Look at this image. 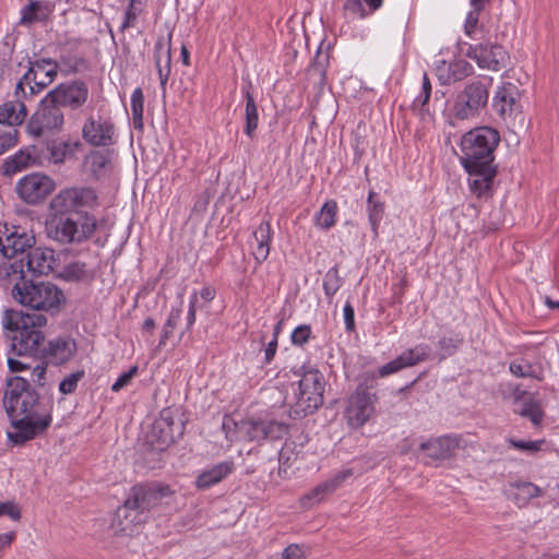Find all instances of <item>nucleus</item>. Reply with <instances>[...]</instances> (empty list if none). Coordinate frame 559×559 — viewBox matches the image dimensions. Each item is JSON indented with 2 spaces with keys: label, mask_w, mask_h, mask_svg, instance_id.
Segmentation results:
<instances>
[{
  "label": "nucleus",
  "mask_w": 559,
  "mask_h": 559,
  "mask_svg": "<svg viewBox=\"0 0 559 559\" xmlns=\"http://www.w3.org/2000/svg\"><path fill=\"white\" fill-rule=\"evenodd\" d=\"M13 298L23 307L38 313L5 312V328L12 332V349L17 354H32L44 342L40 328L47 324V313L53 314L66 304L62 289L48 281L16 282L12 288Z\"/></svg>",
  "instance_id": "nucleus-1"
},
{
  "label": "nucleus",
  "mask_w": 559,
  "mask_h": 559,
  "mask_svg": "<svg viewBox=\"0 0 559 559\" xmlns=\"http://www.w3.org/2000/svg\"><path fill=\"white\" fill-rule=\"evenodd\" d=\"M3 405L12 423L8 437L16 444L33 439L51 423L50 403L40 401L38 394L29 389L28 381L22 377L9 380Z\"/></svg>",
  "instance_id": "nucleus-2"
},
{
  "label": "nucleus",
  "mask_w": 559,
  "mask_h": 559,
  "mask_svg": "<svg viewBox=\"0 0 559 559\" xmlns=\"http://www.w3.org/2000/svg\"><path fill=\"white\" fill-rule=\"evenodd\" d=\"M499 134L491 128H477L465 133L461 141L460 156L465 169L493 166V150L499 143Z\"/></svg>",
  "instance_id": "nucleus-3"
},
{
  "label": "nucleus",
  "mask_w": 559,
  "mask_h": 559,
  "mask_svg": "<svg viewBox=\"0 0 559 559\" xmlns=\"http://www.w3.org/2000/svg\"><path fill=\"white\" fill-rule=\"evenodd\" d=\"M96 229V221L87 213H73L64 217H47V237L60 245L80 243Z\"/></svg>",
  "instance_id": "nucleus-4"
},
{
  "label": "nucleus",
  "mask_w": 559,
  "mask_h": 559,
  "mask_svg": "<svg viewBox=\"0 0 559 559\" xmlns=\"http://www.w3.org/2000/svg\"><path fill=\"white\" fill-rule=\"evenodd\" d=\"M324 378L318 370L306 371L299 380L296 402L290 406L293 418L312 414L323 404Z\"/></svg>",
  "instance_id": "nucleus-5"
},
{
  "label": "nucleus",
  "mask_w": 559,
  "mask_h": 559,
  "mask_svg": "<svg viewBox=\"0 0 559 559\" xmlns=\"http://www.w3.org/2000/svg\"><path fill=\"white\" fill-rule=\"evenodd\" d=\"M96 200V192L91 188L63 189L50 200L48 217H64L73 213H84L80 209L94 205Z\"/></svg>",
  "instance_id": "nucleus-6"
},
{
  "label": "nucleus",
  "mask_w": 559,
  "mask_h": 559,
  "mask_svg": "<svg viewBox=\"0 0 559 559\" xmlns=\"http://www.w3.org/2000/svg\"><path fill=\"white\" fill-rule=\"evenodd\" d=\"M489 98L488 86L479 81L468 83L457 93L452 112L459 120H471L479 116Z\"/></svg>",
  "instance_id": "nucleus-7"
},
{
  "label": "nucleus",
  "mask_w": 559,
  "mask_h": 559,
  "mask_svg": "<svg viewBox=\"0 0 559 559\" xmlns=\"http://www.w3.org/2000/svg\"><path fill=\"white\" fill-rule=\"evenodd\" d=\"M64 124L62 110L50 102L47 96L41 100L39 108L27 122V133L35 138H47L59 133Z\"/></svg>",
  "instance_id": "nucleus-8"
},
{
  "label": "nucleus",
  "mask_w": 559,
  "mask_h": 559,
  "mask_svg": "<svg viewBox=\"0 0 559 559\" xmlns=\"http://www.w3.org/2000/svg\"><path fill=\"white\" fill-rule=\"evenodd\" d=\"M58 73V63L51 59H40L32 63L28 71L17 82L15 95L17 97L26 96L25 85L29 86V94L39 93L43 88L51 84Z\"/></svg>",
  "instance_id": "nucleus-9"
},
{
  "label": "nucleus",
  "mask_w": 559,
  "mask_h": 559,
  "mask_svg": "<svg viewBox=\"0 0 559 559\" xmlns=\"http://www.w3.org/2000/svg\"><path fill=\"white\" fill-rule=\"evenodd\" d=\"M377 397L364 385H358L349 395L345 408V419L353 429L361 428L374 414Z\"/></svg>",
  "instance_id": "nucleus-10"
},
{
  "label": "nucleus",
  "mask_w": 559,
  "mask_h": 559,
  "mask_svg": "<svg viewBox=\"0 0 559 559\" xmlns=\"http://www.w3.org/2000/svg\"><path fill=\"white\" fill-rule=\"evenodd\" d=\"M82 139L91 146H111L117 142L116 127L109 118L91 114L83 122Z\"/></svg>",
  "instance_id": "nucleus-11"
},
{
  "label": "nucleus",
  "mask_w": 559,
  "mask_h": 559,
  "mask_svg": "<svg viewBox=\"0 0 559 559\" xmlns=\"http://www.w3.org/2000/svg\"><path fill=\"white\" fill-rule=\"evenodd\" d=\"M88 86L83 81H70L60 83L53 90L48 92L47 102L70 109H79L85 105L88 99Z\"/></svg>",
  "instance_id": "nucleus-12"
},
{
  "label": "nucleus",
  "mask_w": 559,
  "mask_h": 559,
  "mask_svg": "<svg viewBox=\"0 0 559 559\" xmlns=\"http://www.w3.org/2000/svg\"><path fill=\"white\" fill-rule=\"evenodd\" d=\"M182 433L183 424L178 417V412L166 408L153 424L151 442L156 443V447L162 450L174 443Z\"/></svg>",
  "instance_id": "nucleus-13"
},
{
  "label": "nucleus",
  "mask_w": 559,
  "mask_h": 559,
  "mask_svg": "<svg viewBox=\"0 0 559 559\" xmlns=\"http://www.w3.org/2000/svg\"><path fill=\"white\" fill-rule=\"evenodd\" d=\"M55 189L53 180L44 174L34 173L23 177L16 185L19 195L29 204L44 200Z\"/></svg>",
  "instance_id": "nucleus-14"
},
{
  "label": "nucleus",
  "mask_w": 559,
  "mask_h": 559,
  "mask_svg": "<svg viewBox=\"0 0 559 559\" xmlns=\"http://www.w3.org/2000/svg\"><path fill=\"white\" fill-rule=\"evenodd\" d=\"M171 491L168 486L159 485H139L134 486L127 500L142 515H145L152 508L158 506L162 500L170 496Z\"/></svg>",
  "instance_id": "nucleus-15"
},
{
  "label": "nucleus",
  "mask_w": 559,
  "mask_h": 559,
  "mask_svg": "<svg viewBox=\"0 0 559 559\" xmlns=\"http://www.w3.org/2000/svg\"><path fill=\"white\" fill-rule=\"evenodd\" d=\"M467 56L475 60L479 68L491 71H499L507 67L509 61L507 51L499 45L479 44L471 46Z\"/></svg>",
  "instance_id": "nucleus-16"
},
{
  "label": "nucleus",
  "mask_w": 559,
  "mask_h": 559,
  "mask_svg": "<svg viewBox=\"0 0 559 559\" xmlns=\"http://www.w3.org/2000/svg\"><path fill=\"white\" fill-rule=\"evenodd\" d=\"M145 518L126 500L123 506L117 509L111 520L110 530L114 535L131 536L140 530Z\"/></svg>",
  "instance_id": "nucleus-17"
},
{
  "label": "nucleus",
  "mask_w": 559,
  "mask_h": 559,
  "mask_svg": "<svg viewBox=\"0 0 559 559\" xmlns=\"http://www.w3.org/2000/svg\"><path fill=\"white\" fill-rule=\"evenodd\" d=\"M34 243V236L25 231L15 230L4 236L0 235V254L9 258L25 257Z\"/></svg>",
  "instance_id": "nucleus-18"
},
{
  "label": "nucleus",
  "mask_w": 559,
  "mask_h": 559,
  "mask_svg": "<svg viewBox=\"0 0 559 559\" xmlns=\"http://www.w3.org/2000/svg\"><path fill=\"white\" fill-rule=\"evenodd\" d=\"M41 344L43 342L38 345L37 350L31 355H37L40 353L49 362L53 365H61L67 362L70 360L76 349L75 342L69 337H59L52 340L48 343V346L43 349H40ZM23 355L24 354L21 356Z\"/></svg>",
  "instance_id": "nucleus-19"
},
{
  "label": "nucleus",
  "mask_w": 559,
  "mask_h": 559,
  "mask_svg": "<svg viewBox=\"0 0 559 559\" xmlns=\"http://www.w3.org/2000/svg\"><path fill=\"white\" fill-rule=\"evenodd\" d=\"M230 425L235 426L233 433L226 432V437L230 441H261L264 440L263 420H241L234 423L226 418L223 421V429H229Z\"/></svg>",
  "instance_id": "nucleus-20"
},
{
  "label": "nucleus",
  "mask_w": 559,
  "mask_h": 559,
  "mask_svg": "<svg viewBox=\"0 0 559 559\" xmlns=\"http://www.w3.org/2000/svg\"><path fill=\"white\" fill-rule=\"evenodd\" d=\"M473 73V67L467 61L460 59L452 62L440 60L435 67V74L443 85H450L461 81Z\"/></svg>",
  "instance_id": "nucleus-21"
},
{
  "label": "nucleus",
  "mask_w": 559,
  "mask_h": 559,
  "mask_svg": "<svg viewBox=\"0 0 559 559\" xmlns=\"http://www.w3.org/2000/svg\"><path fill=\"white\" fill-rule=\"evenodd\" d=\"M352 476V469H345L335 474L332 478L319 484L301 498V504L310 508L322 500L326 496L334 492L348 477Z\"/></svg>",
  "instance_id": "nucleus-22"
},
{
  "label": "nucleus",
  "mask_w": 559,
  "mask_h": 559,
  "mask_svg": "<svg viewBox=\"0 0 559 559\" xmlns=\"http://www.w3.org/2000/svg\"><path fill=\"white\" fill-rule=\"evenodd\" d=\"M55 254L48 248H31L24 257L26 272L34 275H47L53 270Z\"/></svg>",
  "instance_id": "nucleus-23"
},
{
  "label": "nucleus",
  "mask_w": 559,
  "mask_h": 559,
  "mask_svg": "<svg viewBox=\"0 0 559 559\" xmlns=\"http://www.w3.org/2000/svg\"><path fill=\"white\" fill-rule=\"evenodd\" d=\"M429 354V348L426 345H417L412 349H408L404 353H402L400 356H397L395 359L391 360L390 362L383 365L379 373L381 377L389 376L391 373L397 372L399 370L414 366L420 361H424L427 359Z\"/></svg>",
  "instance_id": "nucleus-24"
},
{
  "label": "nucleus",
  "mask_w": 559,
  "mask_h": 559,
  "mask_svg": "<svg viewBox=\"0 0 559 559\" xmlns=\"http://www.w3.org/2000/svg\"><path fill=\"white\" fill-rule=\"evenodd\" d=\"M457 447L459 440L456 438L443 436L420 443L419 449L425 452L427 459L442 461L451 457Z\"/></svg>",
  "instance_id": "nucleus-25"
},
{
  "label": "nucleus",
  "mask_w": 559,
  "mask_h": 559,
  "mask_svg": "<svg viewBox=\"0 0 559 559\" xmlns=\"http://www.w3.org/2000/svg\"><path fill=\"white\" fill-rule=\"evenodd\" d=\"M519 97L518 87L507 82L496 92L492 106L501 117L510 116L519 109Z\"/></svg>",
  "instance_id": "nucleus-26"
},
{
  "label": "nucleus",
  "mask_w": 559,
  "mask_h": 559,
  "mask_svg": "<svg viewBox=\"0 0 559 559\" xmlns=\"http://www.w3.org/2000/svg\"><path fill=\"white\" fill-rule=\"evenodd\" d=\"M170 37L171 34H169L168 37H158L154 48L155 64L163 92L166 90L170 74Z\"/></svg>",
  "instance_id": "nucleus-27"
},
{
  "label": "nucleus",
  "mask_w": 559,
  "mask_h": 559,
  "mask_svg": "<svg viewBox=\"0 0 559 559\" xmlns=\"http://www.w3.org/2000/svg\"><path fill=\"white\" fill-rule=\"evenodd\" d=\"M27 117V109L22 100H10L0 105V123L9 128L21 126Z\"/></svg>",
  "instance_id": "nucleus-28"
},
{
  "label": "nucleus",
  "mask_w": 559,
  "mask_h": 559,
  "mask_svg": "<svg viewBox=\"0 0 559 559\" xmlns=\"http://www.w3.org/2000/svg\"><path fill=\"white\" fill-rule=\"evenodd\" d=\"M26 272L24 257L9 258L0 254V278L13 283L26 282L24 280Z\"/></svg>",
  "instance_id": "nucleus-29"
},
{
  "label": "nucleus",
  "mask_w": 559,
  "mask_h": 559,
  "mask_svg": "<svg viewBox=\"0 0 559 559\" xmlns=\"http://www.w3.org/2000/svg\"><path fill=\"white\" fill-rule=\"evenodd\" d=\"M471 178L468 180L471 190L480 197L486 192L496 175L495 166H480L473 169H466Z\"/></svg>",
  "instance_id": "nucleus-30"
},
{
  "label": "nucleus",
  "mask_w": 559,
  "mask_h": 559,
  "mask_svg": "<svg viewBox=\"0 0 559 559\" xmlns=\"http://www.w3.org/2000/svg\"><path fill=\"white\" fill-rule=\"evenodd\" d=\"M233 469V464L228 462L219 463L204 472H202L197 480L195 485L200 489H207L211 486L222 481Z\"/></svg>",
  "instance_id": "nucleus-31"
},
{
  "label": "nucleus",
  "mask_w": 559,
  "mask_h": 559,
  "mask_svg": "<svg viewBox=\"0 0 559 559\" xmlns=\"http://www.w3.org/2000/svg\"><path fill=\"white\" fill-rule=\"evenodd\" d=\"M257 241V247L253 250V255L258 262L266 260L270 253V242L272 239V229L269 222H263L253 234Z\"/></svg>",
  "instance_id": "nucleus-32"
},
{
  "label": "nucleus",
  "mask_w": 559,
  "mask_h": 559,
  "mask_svg": "<svg viewBox=\"0 0 559 559\" xmlns=\"http://www.w3.org/2000/svg\"><path fill=\"white\" fill-rule=\"evenodd\" d=\"M81 146L80 142H57L53 141L50 144H48L47 150L49 152V158L55 164H61L67 158L72 156L76 150H79Z\"/></svg>",
  "instance_id": "nucleus-33"
},
{
  "label": "nucleus",
  "mask_w": 559,
  "mask_h": 559,
  "mask_svg": "<svg viewBox=\"0 0 559 559\" xmlns=\"http://www.w3.org/2000/svg\"><path fill=\"white\" fill-rule=\"evenodd\" d=\"M35 163V157L27 151L21 150L15 155L7 158L3 164L5 175H12L22 169L32 166Z\"/></svg>",
  "instance_id": "nucleus-34"
},
{
  "label": "nucleus",
  "mask_w": 559,
  "mask_h": 559,
  "mask_svg": "<svg viewBox=\"0 0 559 559\" xmlns=\"http://www.w3.org/2000/svg\"><path fill=\"white\" fill-rule=\"evenodd\" d=\"M85 163L95 176H100L110 168L111 155L109 152H92L86 156Z\"/></svg>",
  "instance_id": "nucleus-35"
},
{
  "label": "nucleus",
  "mask_w": 559,
  "mask_h": 559,
  "mask_svg": "<svg viewBox=\"0 0 559 559\" xmlns=\"http://www.w3.org/2000/svg\"><path fill=\"white\" fill-rule=\"evenodd\" d=\"M515 413L523 417L530 418L533 425L535 426H538L544 417V412L540 407L539 402L533 397H530L527 401H524L523 403L519 404L515 407Z\"/></svg>",
  "instance_id": "nucleus-36"
},
{
  "label": "nucleus",
  "mask_w": 559,
  "mask_h": 559,
  "mask_svg": "<svg viewBox=\"0 0 559 559\" xmlns=\"http://www.w3.org/2000/svg\"><path fill=\"white\" fill-rule=\"evenodd\" d=\"M337 203L333 200L326 201L316 215L317 227L328 230L335 224Z\"/></svg>",
  "instance_id": "nucleus-37"
},
{
  "label": "nucleus",
  "mask_w": 559,
  "mask_h": 559,
  "mask_svg": "<svg viewBox=\"0 0 559 559\" xmlns=\"http://www.w3.org/2000/svg\"><path fill=\"white\" fill-rule=\"evenodd\" d=\"M245 119H246L245 133L249 138H252L254 131L258 128L259 114H258V107L254 102V98L248 91L246 92Z\"/></svg>",
  "instance_id": "nucleus-38"
},
{
  "label": "nucleus",
  "mask_w": 559,
  "mask_h": 559,
  "mask_svg": "<svg viewBox=\"0 0 559 559\" xmlns=\"http://www.w3.org/2000/svg\"><path fill=\"white\" fill-rule=\"evenodd\" d=\"M513 487L516 489L514 500L518 506H525L531 499L543 495V490L532 483H515Z\"/></svg>",
  "instance_id": "nucleus-39"
},
{
  "label": "nucleus",
  "mask_w": 559,
  "mask_h": 559,
  "mask_svg": "<svg viewBox=\"0 0 559 559\" xmlns=\"http://www.w3.org/2000/svg\"><path fill=\"white\" fill-rule=\"evenodd\" d=\"M509 370L512 374H514L515 377H519V378L530 377V378L537 379L539 381H542L544 379L543 368L539 366L536 369V368H534V366L531 362H528L526 360L512 361L509 366Z\"/></svg>",
  "instance_id": "nucleus-40"
},
{
  "label": "nucleus",
  "mask_w": 559,
  "mask_h": 559,
  "mask_svg": "<svg viewBox=\"0 0 559 559\" xmlns=\"http://www.w3.org/2000/svg\"><path fill=\"white\" fill-rule=\"evenodd\" d=\"M144 95L141 88H135L131 95V112L135 129L143 128Z\"/></svg>",
  "instance_id": "nucleus-41"
},
{
  "label": "nucleus",
  "mask_w": 559,
  "mask_h": 559,
  "mask_svg": "<svg viewBox=\"0 0 559 559\" xmlns=\"http://www.w3.org/2000/svg\"><path fill=\"white\" fill-rule=\"evenodd\" d=\"M384 212V204L377 199V194L374 192H369L368 195V214H369V221L372 226V230L374 234H377V229L379 226V223L382 218V214Z\"/></svg>",
  "instance_id": "nucleus-42"
},
{
  "label": "nucleus",
  "mask_w": 559,
  "mask_h": 559,
  "mask_svg": "<svg viewBox=\"0 0 559 559\" xmlns=\"http://www.w3.org/2000/svg\"><path fill=\"white\" fill-rule=\"evenodd\" d=\"M60 276L66 281H82L87 277L86 264L83 262H71L63 266Z\"/></svg>",
  "instance_id": "nucleus-43"
},
{
  "label": "nucleus",
  "mask_w": 559,
  "mask_h": 559,
  "mask_svg": "<svg viewBox=\"0 0 559 559\" xmlns=\"http://www.w3.org/2000/svg\"><path fill=\"white\" fill-rule=\"evenodd\" d=\"M264 439H282L288 432V426L277 420H263Z\"/></svg>",
  "instance_id": "nucleus-44"
},
{
  "label": "nucleus",
  "mask_w": 559,
  "mask_h": 559,
  "mask_svg": "<svg viewBox=\"0 0 559 559\" xmlns=\"http://www.w3.org/2000/svg\"><path fill=\"white\" fill-rule=\"evenodd\" d=\"M342 278L336 266L331 267L324 275L323 288L326 296L332 297L341 287Z\"/></svg>",
  "instance_id": "nucleus-45"
},
{
  "label": "nucleus",
  "mask_w": 559,
  "mask_h": 559,
  "mask_svg": "<svg viewBox=\"0 0 559 559\" xmlns=\"http://www.w3.org/2000/svg\"><path fill=\"white\" fill-rule=\"evenodd\" d=\"M19 131L15 128H0V155L14 147L17 143Z\"/></svg>",
  "instance_id": "nucleus-46"
},
{
  "label": "nucleus",
  "mask_w": 559,
  "mask_h": 559,
  "mask_svg": "<svg viewBox=\"0 0 559 559\" xmlns=\"http://www.w3.org/2000/svg\"><path fill=\"white\" fill-rule=\"evenodd\" d=\"M472 7V10L468 12L467 16H466V21H465V25H464V28H465V33L466 35L468 36H472L477 26H478V20H479V14L481 12V10L485 8V5H471Z\"/></svg>",
  "instance_id": "nucleus-47"
},
{
  "label": "nucleus",
  "mask_w": 559,
  "mask_h": 559,
  "mask_svg": "<svg viewBox=\"0 0 559 559\" xmlns=\"http://www.w3.org/2000/svg\"><path fill=\"white\" fill-rule=\"evenodd\" d=\"M508 442L516 450L524 451L530 454H534L540 450V447L544 443V440L525 441V440L509 439Z\"/></svg>",
  "instance_id": "nucleus-48"
},
{
  "label": "nucleus",
  "mask_w": 559,
  "mask_h": 559,
  "mask_svg": "<svg viewBox=\"0 0 559 559\" xmlns=\"http://www.w3.org/2000/svg\"><path fill=\"white\" fill-rule=\"evenodd\" d=\"M83 371H76L66 377L59 384V391L63 394H70L76 389L78 382L83 378Z\"/></svg>",
  "instance_id": "nucleus-49"
},
{
  "label": "nucleus",
  "mask_w": 559,
  "mask_h": 559,
  "mask_svg": "<svg viewBox=\"0 0 559 559\" xmlns=\"http://www.w3.org/2000/svg\"><path fill=\"white\" fill-rule=\"evenodd\" d=\"M180 314H181L180 309H173L170 311L168 320L164 325L163 335H162L159 345H164L166 343V341L169 338L178 320L180 319Z\"/></svg>",
  "instance_id": "nucleus-50"
},
{
  "label": "nucleus",
  "mask_w": 559,
  "mask_h": 559,
  "mask_svg": "<svg viewBox=\"0 0 559 559\" xmlns=\"http://www.w3.org/2000/svg\"><path fill=\"white\" fill-rule=\"evenodd\" d=\"M293 444L285 443L282 450L278 453V462H280V474L286 473V466L290 465V461L296 459V455L293 452Z\"/></svg>",
  "instance_id": "nucleus-51"
},
{
  "label": "nucleus",
  "mask_w": 559,
  "mask_h": 559,
  "mask_svg": "<svg viewBox=\"0 0 559 559\" xmlns=\"http://www.w3.org/2000/svg\"><path fill=\"white\" fill-rule=\"evenodd\" d=\"M311 335V329L309 325H299L292 333V342L295 345H302L308 342Z\"/></svg>",
  "instance_id": "nucleus-52"
},
{
  "label": "nucleus",
  "mask_w": 559,
  "mask_h": 559,
  "mask_svg": "<svg viewBox=\"0 0 559 559\" xmlns=\"http://www.w3.org/2000/svg\"><path fill=\"white\" fill-rule=\"evenodd\" d=\"M138 373V367L133 366L128 371L123 372L116 382L111 385V390L114 392H118L124 386H127L132 378Z\"/></svg>",
  "instance_id": "nucleus-53"
},
{
  "label": "nucleus",
  "mask_w": 559,
  "mask_h": 559,
  "mask_svg": "<svg viewBox=\"0 0 559 559\" xmlns=\"http://www.w3.org/2000/svg\"><path fill=\"white\" fill-rule=\"evenodd\" d=\"M8 515L13 521L21 519V509L12 501L0 502V516Z\"/></svg>",
  "instance_id": "nucleus-54"
},
{
  "label": "nucleus",
  "mask_w": 559,
  "mask_h": 559,
  "mask_svg": "<svg viewBox=\"0 0 559 559\" xmlns=\"http://www.w3.org/2000/svg\"><path fill=\"white\" fill-rule=\"evenodd\" d=\"M346 14L353 17H365V9L360 0H347L344 4Z\"/></svg>",
  "instance_id": "nucleus-55"
},
{
  "label": "nucleus",
  "mask_w": 559,
  "mask_h": 559,
  "mask_svg": "<svg viewBox=\"0 0 559 559\" xmlns=\"http://www.w3.org/2000/svg\"><path fill=\"white\" fill-rule=\"evenodd\" d=\"M138 14H139V10L136 8H134V0H131L129 8L126 11L124 21L121 25V28L126 29L128 27L133 26Z\"/></svg>",
  "instance_id": "nucleus-56"
},
{
  "label": "nucleus",
  "mask_w": 559,
  "mask_h": 559,
  "mask_svg": "<svg viewBox=\"0 0 559 559\" xmlns=\"http://www.w3.org/2000/svg\"><path fill=\"white\" fill-rule=\"evenodd\" d=\"M47 367L45 364H39L35 366L32 370V381L37 383L38 385L45 384V376H46Z\"/></svg>",
  "instance_id": "nucleus-57"
},
{
  "label": "nucleus",
  "mask_w": 559,
  "mask_h": 559,
  "mask_svg": "<svg viewBox=\"0 0 559 559\" xmlns=\"http://www.w3.org/2000/svg\"><path fill=\"white\" fill-rule=\"evenodd\" d=\"M284 559H305V552L298 545H289L283 551Z\"/></svg>",
  "instance_id": "nucleus-58"
},
{
  "label": "nucleus",
  "mask_w": 559,
  "mask_h": 559,
  "mask_svg": "<svg viewBox=\"0 0 559 559\" xmlns=\"http://www.w3.org/2000/svg\"><path fill=\"white\" fill-rule=\"evenodd\" d=\"M344 321L346 329L353 331L355 328V313L354 308L349 302L344 306Z\"/></svg>",
  "instance_id": "nucleus-59"
},
{
  "label": "nucleus",
  "mask_w": 559,
  "mask_h": 559,
  "mask_svg": "<svg viewBox=\"0 0 559 559\" xmlns=\"http://www.w3.org/2000/svg\"><path fill=\"white\" fill-rule=\"evenodd\" d=\"M197 301H198L197 293H193L192 296L190 297L189 311H188V317H187V328L188 329H190L195 321Z\"/></svg>",
  "instance_id": "nucleus-60"
},
{
  "label": "nucleus",
  "mask_w": 559,
  "mask_h": 559,
  "mask_svg": "<svg viewBox=\"0 0 559 559\" xmlns=\"http://www.w3.org/2000/svg\"><path fill=\"white\" fill-rule=\"evenodd\" d=\"M37 7H38L37 3H31L24 10L23 16L21 19V23H31V22L37 20L36 15H35V11H36Z\"/></svg>",
  "instance_id": "nucleus-61"
},
{
  "label": "nucleus",
  "mask_w": 559,
  "mask_h": 559,
  "mask_svg": "<svg viewBox=\"0 0 559 559\" xmlns=\"http://www.w3.org/2000/svg\"><path fill=\"white\" fill-rule=\"evenodd\" d=\"M512 397L514 405L518 406L524 401H527L531 396H528V393L525 390H522L519 386H516L512 392Z\"/></svg>",
  "instance_id": "nucleus-62"
},
{
  "label": "nucleus",
  "mask_w": 559,
  "mask_h": 559,
  "mask_svg": "<svg viewBox=\"0 0 559 559\" xmlns=\"http://www.w3.org/2000/svg\"><path fill=\"white\" fill-rule=\"evenodd\" d=\"M15 538V533L14 532H9V533H4V534H0V551L10 547V545L12 544V542L14 540Z\"/></svg>",
  "instance_id": "nucleus-63"
},
{
  "label": "nucleus",
  "mask_w": 559,
  "mask_h": 559,
  "mask_svg": "<svg viewBox=\"0 0 559 559\" xmlns=\"http://www.w3.org/2000/svg\"><path fill=\"white\" fill-rule=\"evenodd\" d=\"M277 348V340H272L265 348V361L270 362L275 355Z\"/></svg>",
  "instance_id": "nucleus-64"
}]
</instances>
